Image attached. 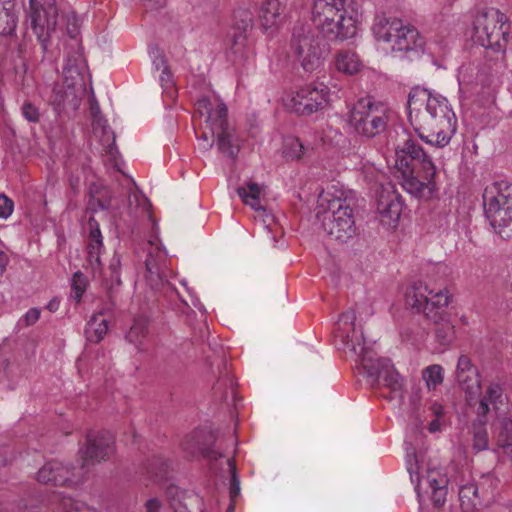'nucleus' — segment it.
Masks as SVG:
<instances>
[{
  "label": "nucleus",
  "mask_w": 512,
  "mask_h": 512,
  "mask_svg": "<svg viewBox=\"0 0 512 512\" xmlns=\"http://www.w3.org/2000/svg\"><path fill=\"white\" fill-rule=\"evenodd\" d=\"M408 119L423 141L440 148L450 142L457 129L448 100L419 86L413 87L408 95Z\"/></svg>",
  "instance_id": "1"
},
{
  "label": "nucleus",
  "mask_w": 512,
  "mask_h": 512,
  "mask_svg": "<svg viewBox=\"0 0 512 512\" xmlns=\"http://www.w3.org/2000/svg\"><path fill=\"white\" fill-rule=\"evenodd\" d=\"M356 314L353 310L344 312L339 317V325L352 326V333L342 335L344 343L350 350L359 356L361 366L366 376L372 380V386L383 380L384 386L390 390L389 400L403 399V379L395 369L390 359L376 358L364 339L363 333L357 335L355 329Z\"/></svg>",
  "instance_id": "2"
},
{
  "label": "nucleus",
  "mask_w": 512,
  "mask_h": 512,
  "mask_svg": "<svg viewBox=\"0 0 512 512\" xmlns=\"http://www.w3.org/2000/svg\"><path fill=\"white\" fill-rule=\"evenodd\" d=\"M507 17L498 9L490 8L479 12L473 21L472 40L486 49L489 61H502L505 57L509 33L502 30Z\"/></svg>",
  "instance_id": "3"
},
{
  "label": "nucleus",
  "mask_w": 512,
  "mask_h": 512,
  "mask_svg": "<svg viewBox=\"0 0 512 512\" xmlns=\"http://www.w3.org/2000/svg\"><path fill=\"white\" fill-rule=\"evenodd\" d=\"M312 21L330 41H344L354 37L357 32L354 18L346 16L345 0H314Z\"/></svg>",
  "instance_id": "4"
},
{
  "label": "nucleus",
  "mask_w": 512,
  "mask_h": 512,
  "mask_svg": "<svg viewBox=\"0 0 512 512\" xmlns=\"http://www.w3.org/2000/svg\"><path fill=\"white\" fill-rule=\"evenodd\" d=\"M290 45L300 65L307 72L319 69L330 51L327 39L308 24L294 26Z\"/></svg>",
  "instance_id": "5"
},
{
  "label": "nucleus",
  "mask_w": 512,
  "mask_h": 512,
  "mask_svg": "<svg viewBox=\"0 0 512 512\" xmlns=\"http://www.w3.org/2000/svg\"><path fill=\"white\" fill-rule=\"evenodd\" d=\"M347 123L357 135L373 139L386 131L388 115L382 103H376L371 97H365L352 106Z\"/></svg>",
  "instance_id": "6"
},
{
  "label": "nucleus",
  "mask_w": 512,
  "mask_h": 512,
  "mask_svg": "<svg viewBox=\"0 0 512 512\" xmlns=\"http://www.w3.org/2000/svg\"><path fill=\"white\" fill-rule=\"evenodd\" d=\"M318 217L321 218L322 229L331 239L346 243L356 235L354 210L347 199L331 200L328 209Z\"/></svg>",
  "instance_id": "7"
},
{
  "label": "nucleus",
  "mask_w": 512,
  "mask_h": 512,
  "mask_svg": "<svg viewBox=\"0 0 512 512\" xmlns=\"http://www.w3.org/2000/svg\"><path fill=\"white\" fill-rule=\"evenodd\" d=\"M208 125L219 152L235 160L240 151L241 141L235 128L228 121V109L224 102L220 101L216 111L210 113Z\"/></svg>",
  "instance_id": "8"
},
{
  "label": "nucleus",
  "mask_w": 512,
  "mask_h": 512,
  "mask_svg": "<svg viewBox=\"0 0 512 512\" xmlns=\"http://www.w3.org/2000/svg\"><path fill=\"white\" fill-rule=\"evenodd\" d=\"M29 8L31 28L41 45L43 56H45L50 45L51 34L57 26L56 0H29Z\"/></svg>",
  "instance_id": "9"
},
{
  "label": "nucleus",
  "mask_w": 512,
  "mask_h": 512,
  "mask_svg": "<svg viewBox=\"0 0 512 512\" xmlns=\"http://www.w3.org/2000/svg\"><path fill=\"white\" fill-rule=\"evenodd\" d=\"M449 299L441 290L434 293L423 282L414 283L405 295L406 304L422 312L427 319H440L439 309H447Z\"/></svg>",
  "instance_id": "10"
},
{
  "label": "nucleus",
  "mask_w": 512,
  "mask_h": 512,
  "mask_svg": "<svg viewBox=\"0 0 512 512\" xmlns=\"http://www.w3.org/2000/svg\"><path fill=\"white\" fill-rule=\"evenodd\" d=\"M114 452V438L108 431H90L86 436L85 447L80 449L81 456V472L85 473V469L89 464L94 465L101 461L109 459Z\"/></svg>",
  "instance_id": "11"
},
{
  "label": "nucleus",
  "mask_w": 512,
  "mask_h": 512,
  "mask_svg": "<svg viewBox=\"0 0 512 512\" xmlns=\"http://www.w3.org/2000/svg\"><path fill=\"white\" fill-rule=\"evenodd\" d=\"M328 89L326 86L318 88L306 85L296 91L288 100L287 107L298 115L310 116L325 108L328 102Z\"/></svg>",
  "instance_id": "12"
},
{
  "label": "nucleus",
  "mask_w": 512,
  "mask_h": 512,
  "mask_svg": "<svg viewBox=\"0 0 512 512\" xmlns=\"http://www.w3.org/2000/svg\"><path fill=\"white\" fill-rule=\"evenodd\" d=\"M216 441L217 435L213 430L202 428L186 435L181 446L192 458L202 456L206 460L216 461L223 457V453L214 447Z\"/></svg>",
  "instance_id": "13"
},
{
  "label": "nucleus",
  "mask_w": 512,
  "mask_h": 512,
  "mask_svg": "<svg viewBox=\"0 0 512 512\" xmlns=\"http://www.w3.org/2000/svg\"><path fill=\"white\" fill-rule=\"evenodd\" d=\"M493 482L491 477H486L479 484L469 482L460 486L459 501L463 512H475L483 509L493 498Z\"/></svg>",
  "instance_id": "14"
},
{
  "label": "nucleus",
  "mask_w": 512,
  "mask_h": 512,
  "mask_svg": "<svg viewBox=\"0 0 512 512\" xmlns=\"http://www.w3.org/2000/svg\"><path fill=\"white\" fill-rule=\"evenodd\" d=\"M396 155V164L399 169L413 168L422 170V172L426 174V177H435V165L428 154L423 150L422 146L415 141L411 139L406 140L404 146L396 150Z\"/></svg>",
  "instance_id": "15"
},
{
  "label": "nucleus",
  "mask_w": 512,
  "mask_h": 512,
  "mask_svg": "<svg viewBox=\"0 0 512 512\" xmlns=\"http://www.w3.org/2000/svg\"><path fill=\"white\" fill-rule=\"evenodd\" d=\"M84 472L60 461L46 462L37 473V480L43 484L65 486L78 484L83 480Z\"/></svg>",
  "instance_id": "16"
},
{
  "label": "nucleus",
  "mask_w": 512,
  "mask_h": 512,
  "mask_svg": "<svg viewBox=\"0 0 512 512\" xmlns=\"http://www.w3.org/2000/svg\"><path fill=\"white\" fill-rule=\"evenodd\" d=\"M82 85V83L67 80H63L62 83H56L49 98V102L54 110L58 113L76 111L81 103L79 90Z\"/></svg>",
  "instance_id": "17"
},
{
  "label": "nucleus",
  "mask_w": 512,
  "mask_h": 512,
  "mask_svg": "<svg viewBox=\"0 0 512 512\" xmlns=\"http://www.w3.org/2000/svg\"><path fill=\"white\" fill-rule=\"evenodd\" d=\"M402 186L410 194L426 200L431 199L437 191L434 177H426L422 170L402 168Z\"/></svg>",
  "instance_id": "18"
},
{
  "label": "nucleus",
  "mask_w": 512,
  "mask_h": 512,
  "mask_svg": "<svg viewBox=\"0 0 512 512\" xmlns=\"http://www.w3.org/2000/svg\"><path fill=\"white\" fill-rule=\"evenodd\" d=\"M391 46L393 51L415 53L420 55L424 49V39L420 36L418 30L412 26H402Z\"/></svg>",
  "instance_id": "19"
},
{
  "label": "nucleus",
  "mask_w": 512,
  "mask_h": 512,
  "mask_svg": "<svg viewBox=\"0 0 512 512\" xmlns=\"http://www.w3.org/2000/svg\"><path fill=\"white\" fill-rule=\"evenodd\" d=\"M456 380L466 393L473 394L480 390L478 369L466 355H461L458 359Z\"/></svg>",
  "instance_id": "20"
},
{
  "label": "nucleus",
  "mask_w": 512,
  "mask_h": 512,
  "mask_svg": "<svg viewBox=\"0 0 512 512\" xmlns=\"http://www.w3.org/2000/svg\"><path fill=\"white\" fill-rule=\"evenodd\" d=\"M402 26V20L396 17H388L386 13L382 12L376 14L372 32L377 41L391 43L395 39V34H398Z\"/></svg>",
  "instance_id": "21"
},
{
  "label": "nucleus",
  "mask_w": 512,
  "mask_h": 512,
  "mask_svg": "<svg viewBox=\"0 0 512 512\" xmlns=\"http://www.w3.org/2000/svg\"><path fill=\"white\" fill-rule=\"evenodd\" d=\"M425 481L431 489V500L434 507L441 508L446 502L449 478L438 469H429Z\"/></svg>",
  "instance_id": "22"
},
{
  "label": "nucleus",
  "mask_w": 512,
  "mask_h": 512,
  "mask_svg": "<svg viewBox=\"0 0 512 512\" xmlns=\"http://www.w3.org/2000/svg\"><path fill=\"white\" fill-rule=\"evenodd\" d=\"M285 0H265L260 9V21L265 30L280 25L284 20Z\"/></svg>",
  "instance_id": "23"
},
{
  "label": "nucleus",
  "mask_w": 512,
  "mask_h": 512,
  "mask_svg": "<svg viewBox=\"0 0 512 512\" xmlns=\"http://www.w3.org/2000/svg\"><path fill=\"white\" fill-rule=\"evenodd\" d=\"M120 267V256L114 254L103 279L109 305L108 310H112L116 306L115 293L117 291V288L122 284L120 278Z\"/></svg>",
  "instance_id": "24"
},
{
  "label": "nucleus",
  "mask_w": 512,
  "mask_h": 512,
  "mask_svg": "<svg viewBox=\"0 0 512 512\" xmlns=\"http://www.w3.org/2000/svg\"><path fill=\"white\" fill-rule=\"evenodd\" d=\"M400 196L395 191H382L377 200V211L390 221H397L402 212Z\"/></svg>",
  "instance_id": "25"
},
{
  "label": "nucleus",
  "mask_w": 512,
  "mask_h": 512,
  "mask_svg": "<svg viewBox=\"0 0 512 512\" xmlns=\"http://www.w3.org/2000/svg\"><path fill=\"white\" fill-rule=\"evenodd\" d=\"M111 206V196L109 190L92 184L89 190V199L86 206V212L92 217L100 210H108Z\"/></svg>",
  "instance_id": "26"
},
{
  "label": "nucleus",
  "mask_w": 512,
  "mask_h": 512,
  "mask_svg": "<svg viewBox=\"0 0 512 512\" xmlns=\"http://www.w3.org/2000/svg\"><path fill=\"white\" fill-rule=\"evenodd\" d=\"M440 319H430L436 325L435 336L437 341L443 346H449L455 339V329L449 320L446 309H439Z\"/></svg>",
  "instance_id": "27"
},
{
  "label": "nucleus",
  "mask_w": 512,
  "mask_h": 512,
  "mask_svg": "<svg viewBox=\"0 0 512 512\" xmlns=\"http://www.w3.org/2000/svg\"><path fill=\"white\" fill-rule=\"evenodd\" d=\"M335 66L339 72L347 75H354L360 71L362 64L356 53L348 50H341L336 54Z\"/></svg>",
  "instance_id": "28"
},
{
  "label": "nucleus",
  "mask_w": 512,
  "mask_h": 512,
  "mask_svg": "<svg viewBox=\"0 0 512 512\" xmlns=\"http://www.w3.org/2000/svg\"><path fill=\"white\" fill-rule=\"evenodd\" d=\"M102 315L103 311H100L98 314H94L88 321L84 331L87 341L99 343L106 335L108 324L106 319L101 318Z\"/></svg>",
  "instance_id": "29"
},
{
  "label": "nucleus",
  "mask_w": 512,
  "mask_h": 512,
  "mask_svg": "<svg viewBox=\"0 0 512 512\" xmlns=\"http://www.w3.org/2000/svg\"><path fill=\"white\" fill-rule=\"evenodd\" d=\"M253 26V14L247 9H238L234 13V29L238 32L233 35V46L245 40L244 33Z\"/></svg>",
  "instance_id": "30"
},
{
  "label": "nucleus",
  "mask_w": 512,
  "mask_h": 512,
  "mask_svg": "<svg viewBox=\"0 0 512 512\" xmlns=\"http://www.w3.org/2000/svg\"><path fill=\"white\" fill-rule=\"evenodd\" d=\"M261 190V186L257 183L248 181L245 186L238 187L236 191L238 196L246 205H249L252 209L259 211L264 210L263 206L260 204Z\"/></svg>",
  "instance_id": "31"
},
{
  "label": "nucleus",
  "mask_w": 512,
  "mask_h": 512,
  "mask_svg": "<svg viewBox=\"0 0 512 512\" xmlns=\"http://www.w3.org/2000/svg\"><path fill=\"white\" fill-rule=\"evenodd\" d=\"M18 16L15 9L0 6V35L12 36L16 30Z\"/></svg>",
  "instance_id": "32"
},
{
  "label": "nucleus",
  "mask_w": 512,
  "mask_h": 512,
  "mask_svg": "<svg viewBox=\"0 0 512 512\" xmlns=\"http://www.w3.org/2000/svg\"><path fill=\"white\" fill-rule=\"evenodd\" d=\"M148 333V320L144 317H138L134 320L131 328L126 333V339L135 344L136 346L140 345L142 340L146 337Z\"/></svg>",
  "instance_id": "33"
},
{
  "label": "nucleus",
  "mask_w": 512,
  "mask_h": 512,
  "mask_svg": "<svg viewBox=\"0 0 512 512\" xmlns=\"http://www.w3.org/2000/svg\"><path fill=\"white\" fill-rule=\"evenodd\" d=\"M497 445L505 451L511 449L512 452V419L509 417L500 419Z\"/></svg>",
  "instance_id": "34"
},
{
  "label": "nucleus",
  "mask_w": 512,
  "mask_h": 512,
  "mask_svg": "<svg viewBox=\"0 0 512 512\" xmlns=\"http://www.w3.org/2000/svg\"><path fill=\"white\" fill-rule=\"evenodd\" d=\"M89 235L87 250L102 252L103 250V237L99 228L97 220L90 216L88 219Z\"/></svg>",
  "instance_id": "35"
},
{
  "label": "nucleus",
  "mask_w": 512,
  "mask_h": 512,
  "mask_svg": "<svg viewBox=\"0 0 512 512\" xmlns=\"http://www.w3.org/2000/svg\"><path fill=\"white\" fill-rule=\"evenodd\" d=\"M79 58L68 56L63 66L64 80L82 83V75L78 66Z\"/></svg>",
  "instance_id": "36"
},
{
  "label": "nucleus",
  "mask_w": 512,
  "mask_h": 512,
  "mask_svg": "<svg viewBox=\"0 0 512 512\" xmlns=\"http://www.w3.org/2000/svg\"><path fill=\"white\" fill-rule=\"evenodd\" d=\"M443 369L440 365H430L423 370V379L425 380L428 388H435L443 381Z\"/></svg>",
  "instance_id": "37"
},
{
  "label": "nucleus",
  "mask_w": 512,
  "mask_h": 512,
  "mask_svg": "<svg viewBox=\"0 0 512 512\" xmlns=\"http://www.w3.org/2000/svg\"><path fill=\"white\" fill-rule=\"evenodd\" d=\"M473 428V449L484 451L488 448V433L486 425L472 424Z\"/></svg>",
  "instance_id": "38"
},
{
  "label": "nucleus",
  "mask_w": 512,
  "mask_h": 512,
  "mask_svg": "<svg viewBox=\"0 0 512 512\" xmlns=\"http://www.w3.org/2000/svg\"><path fill=\"white\" fill-rule=\"evenodd\" d=\"M86 286H87V280H86L85 276L80 271L75 272L73 274L72 284H71V288H72L71 297L77 303H79L81 301V298L86 290Z\"/></svg>",
  "instance_id": "39"
},
{
  "label": "nucleus",
  "mask_w": 512,
  "mask_h": 512,
  "mask_svg": "<svg viewBox=\"0 0 512 512\" xmlns=\"http://www.w3.org/2000/svg\"><path fill=\"white\" fill-rule=\"evenodd\" d=\"M284 154L287 158L299 160L304 154V146L298 138H289L285 143Z\"/></svg>",
  "instance_id": "40"
},
{
  "label": "nucleus",
  "mask_w": 512,
  "mask_h": 512,
  "mask_svg": "<svg viewBox=\"0 0 512 512\" xmlns=\"http://www.w3.org/2000/svg\"><path fill=\"white\" fill-rule=\"evenodd\" d=\"M147 284L152 290L158 292L161 291L167 279L165 278L162 269L148 271L145 274Z\"/></svg>",
  "instance_id": "41"
},
{
  "label": "nucleus",
  "mask_w": 512,
  "mask_h": 512,
  "mask_svg": "<svg viewBox=\"0 0 512 512\" xmlns=\"http://www.w3.org/2000/svg\"><path fill=\"white\" fill-rule=\"evenodd\" d=\"M229 469H230V497L231 500L234 501V499L239 495L240 493V480L237 474V468L234 459H228L227 460Z\"/></svg>",
  "instance_id": "42"
},
{
  "label": "nucleus",
  "mask_w": 512,
  "mask_h": 512,
  "mask_svg": "<svg viewBox=\"0 0 512 512\" xmlns=\"http://www.w3.org/2000/svg\"><path fill=\"white\" fill-rule=\"evenodd\" d=\"M22 115L23 117L31 122V123H38L41 118L40 110L37 106H35L33 103L26 101L23 103L21 107Z\"/></svg>",
  "instance_id": "43"
},
{
  "label": "nucleus",
  "mask_w": 512,
  "mask_h": 512,
  "mask_svg": "<svg viewBox=\"0 0 512 512\" xmlns=\"http://www.w3.org/2000/svg\"><path fill=\"white\" fill-rule=\"evenodd\" d=\"M150 57L152 58L153 66L156 70H165V67H169L167 65V60L165 55L160 50L158 46H151L149 49Z\"/></svg>",
  "instance_id": "44"
},
{
  "label": "nucleus",
  "mask_w": 512,
  "mask_h": 512,
  "mask_svg": "<svg viewBox=\"0 0 512 512\" xmlns=\"http://www.w3.org/2000/svg\"><path fill=\"white\" fill-rule=\"evenodd\" d=\"M165 261V257L161 254V252L156 251V253L148 252L145 259V268L146 272L153 271L161 268V262Z\"/></svg>",
  "instance_id": "45"
},
{
  "label": "nucleus",
  "mask_w": 512,
  "mask_h": 512,
  "mask_svg": "<svg viewBox=\"0 0 512 512\" xmlns=\"http://www.w3.org/2000/svg\"><path fill=\"white\" fill-rule=\"evenodd\" d=\"M489 411H490V408H489L488 401L486 400V398H482L479 401V404H478V407L476 410L477 418L473 421L472 424L486 425L487 424V415H488Z\"/></svg>",
  "instance_id": "46"
},
{
  "label": "nucleus",
  "mask_w": 512,
  "mask_h": 512,
  "mask_svg": "<svg viewBox=\"0 0 512 512\" xmlns=\"http://www.w3.org/2000/svg\"><path fill=\"white\" fill-rule=\"evenodd\" d=\"M503 394V389L500 384L492 383L488 386L486 394L483 398L492 404H496Z\"/></svg>",
  "instance_id": "47"
},
{
  "label": "nucleus",
  "mask_w": 512,
  "mask_h": 512,
  "mask_svg": "<svg viewBox=\"0 0 512 512\" xmlns=\"http://www.w3.org/2000/svg\"><path fill=\"white\" fill-rule=\"evenodd\" d=\"M14 208L13 201L4 194H0V218H8Z\"/></svg>",
  "instance_id": "48"
},
{
  "label": "nucleus",
  "mask_w": 512,
  "mask_h": 512,
  "mask_svg": "<svg viewBox=\"0 0 512 512\" xmlns=\"http://www.w3.org/2000/svg\"><path fill=\"white\" fill-rule=\"evenodd\" d=\"M67 34L72 39H76L79 35V20L75 13L67 16Z\"/></svg>",
  "instance_id": "49"
},
{
  "label": "nucleus",
  "mask_w": 512,
  "mask_h": 512,
  "mask_svg": "<svg viewBox=\"0 0 512 512\" xmlns=\"http://www.w3.org/2000/svg\"><path fill=\"white\" fill-rule=\"evenodd\" d=\"M40 313V309L31 308L25 313L23 318L20 319L19 323L23 324L25 327L32 326L39 320Z\"/></svg>",
  "instance_id": "50"
},
{
  "label": "nucleus",
  "mask_w": 512,
  "mask_h": 512,
  "mask_svg": "<svg viewBox=\"0 0 512 512\" xmlns=\"http://www.w3.org/2000/svg\"><path fill=\"white\" fill-rule=\"evenodd\" d=\"M161 86L165 91H170L174 87L173 76L169 67H165V70L161 71L160 75Z\"/></svg>",
  "instance_id": "51"
},
{
  "label": "nucleus",
  "mask_w": 512,
  "mask_h": 512,
  "mask_svg": "<svg viewBox=\"0 0 512 512\" xmlns=\"http://www.w3.org/2000/svg\"><path fill=\"white\" fill-rule=\"evenodd\" d=\"M101 253L102 252L87 250V260L93 270H100L102 267V262L100 258Z\"/></svg>",
  "instance_id": "52"
},
{
  "label": "nucleus",
  "mask_w": 512,
  "mask_h": 512,
  "mask_svg": "<svg viewBox=\"0 0 512 512\" xmlns=\"http://www.w3.org/2000/svg\"><path fill=\"white\" fill-rule=\"evenodd\" d=\"M160 292L163 293V295L165 297H168L169 299H172L173 297H177V298L180 297L175 286L172 283H170L168 280L165 282V284Z\"/></svg>",
  "instance_id": "53"
},
{
  "label": "nucleus",
  "mask_w": 512,
  "mask_h": 512,
  "mask_svg": "<svg viewBox=\"0 0 512 512\" xmlns=\"http://www.w3.org/2000/svg\"><path fill=\"white\" fill-rule=\"evenodd\" d=\"M146 10H158L165 6L166 0H141Z\"/></svg>",
  "instance_id": "54"
},
{
  "label": "nucleus",
  "mask_w": 512,
  "mask_h": 512,
  "mask_svg": "<svg viewBox=\"0 0 512 512\" xmlns=\"http://www.w3.org/2000/svg\"><path fill=\"white\" fill-rule=\"evenodd\" d=\"M197 105L200 109L203 108L207 111L208 116H207L206 122L208 123V118L210 116V113H214L216 111L217 107L215 109H213L211 107V101L207 97H203V98L199 99L197 102Z\"/></svg>",
  "instance_id": "55"
},
{
  "label": "nucleus",
  "mask_w": 512,
  "mask_h": 512,
  "mask_svg": "<svg viewBox=\"0 0 512 512\" xmlns=\"http://www.w3.org/2000/svg\"><path fill=\"white\" fill-rule=\"evenodd\" d=\"M161 503L158 499L152 498L146 502V512H159Z\"/></svg>",
  "instance_id": "56"
},
{
  "label": "nucleus",
  "mask_w": 512,
  "mask_h": 512,
  "mask_svg": "<svg viewBox=\"0 0 512 512\" xmlns=\"http://www.w3.org/2000/svg\"><path fill=\"white\" fill-rule=\"evenodd\" d=\"M67 512H94L87 508L85 505L80 503H74L70 501V507L68 508Z\"/></svg>",
  "instance_id": "57"
},
{
  "label": "nucleus",
  "mask_w": 512,
  "mask_h": 512,
  "mask_svg": "<svg viewBox=\"0 0 512 512\" xmlns=\"http://www.w3.org/2000/svg\"><path fill=\"white\" fill-rule=\"evenodd\" d=\"M408 471L410 473V476H411V480L412 482H414V473H415V476H416V486H415V490L417 492V495L418 497H421V493H420V488H421V482H420V478H419V474H418V471H414L413 469V466L411 465L409 468H408Z\"/></svg>",
  "instance_id": "58"
},
{
  "label": "nucleus",
  "mask_w": 512,
  "mask_h": 512,
  "mask_svg": "<svg viewBox=\"0 0 512 512\" xmlns=\"http://www.w3.org/2000/svg\"><path fill=\"white\" fill-rule=\"evenodd\" d=\"M8 263L9 256L6 254V252L0 249V277L3 275Z\"/></svg>",
  "instance_id": "59"
},
{
  "label": "nucleus",
  "mask_w": 512,
  "mask_h": 512,
  "mask_svg": "<svg viewBox=\"0 0 512 512\" xmlns=\"http://www.w3.org/2000/svg\"><path fill=\"white\" fill-rule=\"evenodd\" d=\"M198 139L206 142V145L203 146L205 150H209L210 148H212L213 144L215 143V138L211 142L208 141V135L205 132L202 133L201 136L198 137Z\"/></svg>",
  "instance_id": "60"
},
{
  "label": "nucleus",
  "mask_w": 512,
  "mask_h": 512,
  "mask_svg": "<svg viewBox=\"0 0 512 512\" xmlns=\"http://www.w3.org/2000/svg\"><path fill=\"white\" fill-rule=\"evenodd\" d=\"M148 472L151 474V475H155V476H158L159 473H162L165 471V464L164 463H161L160 465V468H159V471H156L154 470L150 465L148 466Z\"/></svg>",
  "instance_id": "61"
},
{
  "label": "nucleus",
  "mask_w": 512,
  "mask_h": 512,
  "mask_svg": "<svg viewBox=\"0 0 512 512\" xmlns=\"http://www.w3.org/2000/svg\"><path fill=\"white\" fill-rule=\"evenodd\" d=\"M0 6L15 9V0H0Z\"/></svg>",
  "instance_id": "62"
},
{
  "label": "nucleus",
  "mask_w": 512,
  "mask_h": 512,
  "mask_svg": "<svg viewBox=\"0 0 512 512\" xmlns=\"http://www.w3.org/2000/svg\"><path fill=\"white\" fill-rule=\"evenodd\" d=\"M18 54L20 57H24L25 56V53H26V44L25 42H21L19 45H18Z\"/></svg>",
  "instance_id": "63"
},
{
  "label": "nucleus",
  "mask_w": 512,
  "mask_h": 512,
  "mask_svg": "<svg viewBox=\"0 0 512 512\" xmlns=\"http://www.w3.org/2000/svg\"><path fill=\"white\" fill-rule=\"evenodd\" d=\"M58 305H59V303H58L57 301H55V300H51V301L48 303V305H47V309H48L49 311H51V312H54V311H56V310H57Z\"/></svg>",
  "instance_id": "64"
}]
</instances>
